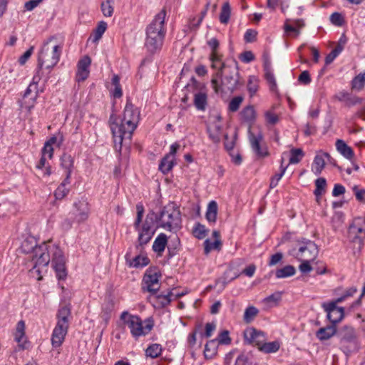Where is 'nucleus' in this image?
I'll use <instances>...</instances> for the list:
<instances>
[{
  "label": "nucleus",
  "instance_id": "obj_1",
  "mask_svg": "<svg viewBox=\"0 0 365 365\" xmlns=\"http://www.w3.org/2000/svg\"><path fill=\"white\" fill-rule=\"evenodd\" d=\"M21 251L29 255L33 263L32 267H46L51 262L56 276L63 279L67 275L66 259L63 251L56 245H48L46 242L38 245L36 239L33 236L26 237L21 243Z\"/></svg>",
  "mask_w": 365,
  "mask_h": 365
},
{
  "label": "nucleus",
  "instance_id": "obj_2",
  "mask_svg": "<svg viewBox=\"0 0 365 365\" xmlns=\"http://www.w3.org/2000/svg\"><path fill=\"white\" fill-rule=\"evenodd\" d=\"M140 110L128 99L124 108L123 118L119 119L111 115L109 119L110 130L113 133L115 148L120 149L123 141L130 140L133 133L137 128L140 120Z\"/></svg>",
  "mask_w": 365,
  "mask_h": 365
},
{
  "label": "nucleus",
  "instance_id": "obj_3",
  "mask_svg": "<svg viewBox=\"0 0 365 365\" xmlns=\"http://www.w3.org/2000/svg\"><path fill=\"white\" fill-rule=\"evenodd\" d=\"M166 12L162 9L157 14L146 29L145 46L148 50L154 53L161 48L165 36L166 29L165 19Z\"/></svg>",
  "mask_w": 365,
  "mask_h": 365
},
{
  "label": "nucleus",
  "instance_id": "obj_4",
  "mask_svg": "<svg viewBox=\"0 0 365 365\" xmlns=\"http://www.w3.org/2000/svg\"><path fill=\"white\" fill-rule=\"evenodd\" d=\"M155 220L158 227L168 231L177 230L180 227V212L174 203L164 206L159 215L154 213Z\"/></svg>",
  "mask_w": 365,
  "mask_h": 365
},
{
  "label": "nucleus",
  "instance_id": "obj_5",
  "mask_svg": "<svg viewBox=\"0 0 365 365\" xmlns=\"http://www.w3.org/2000/svg\"><path fill=\"white\" fill-rule=\"evenodd\" d=\"M61 53V48L53 38L44 43L38 58V69H51L58 62Z\"/></svg>",
  "mask_w": 365,
  "mask_h": 365
},
{
  "label": "nucleus",
  "instance_id": "obj_6",
  "mask_svg": "<svg viewBox=\"0 0 365 365\" xmlns=\"http://www.w3.org/2000/svg\"><path fill=\"white\" fill-rule=\"evenodd\" d=\"M71 316V308L68 305L60 307L57 312V323L51 335V344L53 347L58 348L61 346L67 334Z\"/></svg>",
  "mask_w": 365,
  "mask_h": 365
},
{
  "label": "nucleus",
  "instance_id": "obj_7",
  "mask_svg": "<svg viewBox=\"0 0 365 365\" xmlns=\"http://www.w3.org/2000/svg\"><path fill=\"white\" fill-rule=\"evenodd\" d=\"M120 319L129 328L131 335L135 339L148 334L154 324L152 319L143 321L138 316L129 314L127 312L121 314Z\"/></svg>",
  "mask_w": 365,
  "mask_h": 365
},
{
  "label": "nucleus",
  "instance_id": "obj_8",
  "mask_svg": "<svg viewBox=\"0 0 365 365\" xmlns=\"http://www.w3.org/2000/svg\"><path fill=\"white\" fill-rule=\"evenodd\" d=\"M289 254L297 260L314 261L318 256L319 249L314 242L304 239L299 243L298 247L292 248Z\"/></svg>",
  "mask_w": 365,
  "mask_h": 365
},
{
  "label": "nucleus",
  "instance_id": "obj_9",
  "mask_svg": "<svg viewBox=\"0 0 365 365\" xmlns=\"http://www.w3.org/2000/svg\"><path fill=\"white\" fill-rule=\"evenodd\" d=\"M160 274L156 267H150L144 274L143 279L142 289L143 292H148L150 294H157L159 290V279Z\"/></svg>",
  "mask_w": 365,
  "mask_h": 365
},
{
  "label": "nucleus",
  "instance_id": "obj_10",
  "mask_svg": "<svg viewBox=\"0 0 365 365\" xmlns=\"http://www.w3.org/2000/svg\"><path fill=\"white\" fill-rule=\"evenodd\" d=\"M155 229L154 227V212L149 213L143 225L141 230H139L138 245L136 248L142 247L150 242L154 235Z\"/></svg>",
  "mask_w": 365,
  "mask_h": 365
},
{
  "label": "nucleus",
  "instance_id": "obj_11",
  "mask_svg": "<svg viewBox=\"0 0 365 365\" xmlns=\"http://www.w3.org/2000/svg\"><path fill=\"white\" fill-rule=\"evenodd\" d=\"M348 237L349 240L354 244V247L360 250L364 245L365 238V228L359 225L357 221H354L349 226L348 230Z\"/></svg>",
  "mask_w": 365,
  "mask_h": 365
},
{
  "label": "nucleus",
  "instance_id": "obj_12",
  "mask_svg": "<svg viewBox=\"0 0 365 365\" xmlns=\"http://www.w3.org/2000/svg\"><path fill=\"white\" fill-rule=\"evenodd\" d=\"M337 304L339 303L336 302V300H334L322 304V307L327 313L328 319L334 325L336 323L339 322L344 316V309L343 307H337Z\"/></svg>",
  "mask_w": 365,
  "mask_h": 365
},
{
  "label": "nucleus",
  "instance_id": "obj_13",
  "mask_svg": "<svg viewBox=\"0 0 365 365\" xmlns=\"http://www.w3.org/2000/svg\"><path fill=\"white\" fill-rule=\"evenodd\" d=\"M75 220L78 223L85 222L89 217L90 207L86 199L82 197L73 203Z\"/></svg>",
  "mask_w": 365,
  "mask_h": 365
},
{
  "label": "nucleus",
  "instance_id": "obj_14",
  "mask_svg": "<svg viewBox=\"0 0 365 365\" xmlns=\"http://www.w3.org/2000/svg\"><path fill=\"white\" fill-rule=\"evenodd\" d=\"M207 133L210 139L214 143H220L222 135L221 117L219 115L212 117V120L207 125Z\"/></svg>",
  "mask_w": 365,
  "mask_h": 365
},
{
  "label": "nucleus",
  "instance_id": "obj_15",
  "mask_svg": "<svg viewBox=\"0 0 365 365\" xmlns=\"http://www.w3.org/2000/svg\"><path fill=\"white\" fill-rule=\"evenodd\" d=\"M37 98V86L35 83H31L26 88L21 101V107L30 111L34 106Z\"/></svg>",
  "mask_w": 365,
  "mask_h": 365
},
{
  "label": "nucleus",
  "instance_id": "obj_16",
  "mask_svg": "<svg viewBox=\"0 0 365 365\" xmlns=\"http://www.w3.org/2000/svg\"><path fill=\"white\" fill-rule=\"evenodd\" d=\"M229 71L226 74L222 81V85L227 89V91H233L237 89L239 83V72L237 66L229 67L227 68Z\"/></svg>",
  "mask_w": 365,
  "mask_h": 365
},
{
  "label": "nucleus",
  "instance_id": "obj_17",
  "mask_svg": "<svg viewBox=\"0 0 365 365\" xmlns=\"http://www.w3.org/2000/svg\"><path fill=\"white\" fill-rule=\"evenodd\" d=\"M91 63V59L88 56H84L81 58L77 64L76 81L78 82L84 81L89 76V67Z\"/></svg>",
  "mask_w": 365,
  "mask_h": 365
},
{
  "label": "nucleus",
  "instance_id": "obj_18",
  "mask_svg": "<svg viewBox=\"0 0 365 365\" xmlns=\"http://www.w3.org/2000/svg\"><path fill=\"white\" fill-rule=\"evenodd\" d=\"M325 159L331 160L332 158L328 153L322 150H319L317 153L312 166V170L316 175H319L324 168L326 164Z\"/></svg>",
  "mask_w": 365,
  "mask_h": 365
},
{
  "label": "nucleus",
  "instance_id": "obj_19",
  "mask_svg": "<svg viewBox=\"0 0 365 365\" xmlns=\"http://www.w3.org/2000/svg\"><path fill=\"white\" fill-rule=\"evenodd\" d=\"M249 139L252 150L255 151L256 155L259 157H264L267 155V152L265 148H262L261 143L263 140V136L261 133H258L257 135L249 132Z\"/></svg>",
  "mask_w": 365,
  "mask_h": 365
},
{
  "label": "nucleus",
  "instance_id": "obj_20",
  "mask_svg": "<svg viewBox=\"0 0 365 365\" xmlns=\"http://www.w3.org/2000/svg\"><path fill=\"white\" fill-rule=\"evenodd\" d=\"M244 335L245 339L249 344L255 343L257 347H259L262 342L264 340V333L254 328L247 329L245 331Z\"/></svg>",
  "mask_w": 365,
  "mask_h": 365
},
{
  "label": "nucleus",
  "instance_id": "obj_21",
  "mask_svg": "<svg viewBox=\"0 0 365 365\" xmlns=\"http://www.w3.org/2000/svg\"><path fill=\"white\" fill-rule=\"evenodd\" d=\"M193 103L198 110H205L207 105V91L205 88H202L194 93Z\"/></svg>",
  "mask_w": 365,
  "mask_h": 365
},
{
  "label": "nucleus",
  "instance_id": "obj_22",
  "mask_svg": "<svg viewBox=\"0 0 365 365\" xmlns=\"http://www.w3.org/2000/svg\"><path fill=\"white\" fill-rule=\"evenodd\" d=\"M15 340L21 349H25L28 347V341L25 336V323L22 320L17 323L15 332Z\"/></svg>",
  "mask_w": 365,
  "mask_h": 365
},
{
  "label": "nucleus",
  "instance_id": "obj_23",
  "mask_svg": "<svg viewBox=\"0 0 365 365\" xmlns=\"http://www.w3.org/2000/svg\"><path fill=\"white\" fill-rule=\"evenodd\" d=\"M172 295V293L170 292H168L166 294H151L149 297V300L153 303V305L157 307H163L167 306L170 304L171 299L170 296Z\"/></svg>",
  "mask_w": 365,
  "mask_h": 365
},
{
  "label": "nucleus",
  "instance_id": "obj_24",
  "mask_svg": "<svg viewBox=\"0 0 365 365\" xmlns=\"http://www.w3.org/2000/svg\"><path fill=\"white\" fill-rule=\"evenodd\" d=\"M210 61L212 62V68L217 69L216 73L217 78H221L224 73L223 71L227 70L230 66H226L221 60L220 54L210 53Z\"/></svg>",
  "mask_w": 365,
  "mask_h": 365
},
{
  "label": "nucleus",
  "instance_id": "obj_25",
  "mask_svg": "<svg viewBox=\"0 0 365 365\" xmlns=\"http://www.w3.org/2000/svg\"><path fill=\"white\" fill-rule=\"evenodd\" d=\"M233 262L230 264L228 269L224 272L223 276L217 280V283L221 284L222 288H225L229 282H232L240 276V273L239 271H235L234 276H231Z\"/></svg>",
  "mask_w": 365,
  "mask_h": 365
},
{
  "label": "nucleus",
  "instance_id": "obj_26",
  "mask_svg": "<svg viewBox=\"0 0 365 365\" xmlns=\"http://www.w3.org/2000/svg\"><path fill=\"white\" fill-rule=\"evenodd\" d=\"M125 259L129 267L135 268L143 267L148 264L150 260L147 256L143 255H138L132 259H129L128 254L125 255Z\"/></svg>",
  "mask_w": 365,
  "mask_h": 365
},
{
  "label": "nucleus",
  "instance_id": "obj_27",
  "mask_svg": "<svg viewBox=\"0 0 365 365\" xmlns=\"http://www.w3.org/2000/svg\"><path fill=\"white\" fill-rule=\"evenodd\" d=\"M336 332V326L329 325L326 327L320 328L317 332L316 336L320 341H324L332 337Z\"/></svg>",
  "mask_w": 365,
  "mask_h": 365
},
{
  "label": "nucleus",
  "instance_id": "obj_28",
  "mask_svg": "<svg viewBox=\"0 0 365 365\" xmlns=\"http://www.w3.org/2000/svg\"><path fill=\"white\" fill-rule=\"evenodd\" d=\"M217 203L215 200L210 201L207 205V211L205 213V217L208 222L212 224L215 223L217 220Z\"/></svg>",
  "mask_w": 365,
  "mask_h": 365
},
{
  "label": "nucleus",
  "instance_id": "obj_29",
  "mask_svg": "<svg viewBox=\"0 0 365 365\" xmlns=\"http://www.w3.org/2000/svg\"><path fill=\"white\" fill-rule=\"evenodd\" d=\"M336 150L346 158L351 159L354 157L352 148L348 146L342 140H337L336 142Z\"/></svg>",
  "mask_w": 365,
  "mask_h": 365
},
{
  "label": "nucleus",
  "instance_id": "obj_30",
  "mask_svg": "<svg viewBox=\"0 0 365 365\" xmlns=\"http://www.w3.org/2000/svg\"><path fill=\"white\" fill-rule=\"evenodd\" d=\"M166 244L167 236L165 234L161 233L155 240L153 245V249L155 252L161 253L162 252L164 251Z\"/></svg>",
  "mask_w": 365,
  "mask_h": 365
},
{
  "label": "nucleus",
  "instance_id": "obj_31",
  "mask_svg": "<svg viewBox=\"0 0 365 365\" xmlns=\"http://www.w3.org/2000/svg\"><path fill=\"white\" fill-rule=\"evenodd\" d=\"M114 0H103L101 9L105 17H111L114 12Z\"/></svg>",
  "mask_w": 365,
  "mask_h": 365
},
{
  "label": "nucleus",
  "instance_id": "obj_32",
  "mask_svg": "<svg viewBox=\"0 0 365 365\" xmlns=\"http://www.w3.org/2000/svg\"><path fill=\"white\" fill-rule=\"evenodd\" d=\"M295 273L296 269L294 266L286 265L282 268L278 269L275 272V275L277 278L281 279L292 277L294 275Z\"/></svg>",
  "mask_w": 365,
  "mask_h": 365
},
{
  "label": "nucleus",
  "instance_id": "obj_33",
  "mask_svg": "<svg viewBox=\"0 0 365 365\" xmlns=\"http://www.w3.org/2000/svg\"><path fill=\"white\" fill-rule=\"evenodd\" d=\"M282 292H276L264 299L263 302L268 307L277 306L282 299Z\"/></svg>",
  "mask_w": 365,
  "mask_h": 365
},
{
  "label": "nucleus",
  "instance_id": "obj_34",
  "mask_svg": "<svg viewBox=\"0 0 365 365\" xmlns=\"http://www.w3.org/2000/svg\"><path fill=\"white\" fill-rule=\"evenodd\" d=\"M241 118L247 122L252 123L255 119V110L252 106H246L240 112Z\"/></svg>",
  "mask_w": 365,
  "mask_h": 365
},
{
  "label": "nucleus",
  "instance_id": "obj_35",
  "mask_svg": "<svg viewBox=\"0 0 365 365\" xmlns=\"http://www.w3.org/2000/svg\"><path fill=\"white\" fill-rule=\"evenodd\" d=\"M217 353L216 340L209 341L205 346L204 355L206 359L212 358Z\"/></svg>",
  "mask_w": 365,
  "mask_h": 365
},
{
  "label": "nucleus",
  "instance_id": "obj_36",
  "mask_svg": "<svg viewBox=\"0 0 365 365\" xmlns=\"http://www.w3.org/2000/svg\"><path fill=\"white\" fill-rule=\"evenodd\" d=\"M174 165V159L170 158V155H165L159 165V169L163 173H168Z\"/></svg>",
  "mask_w": 365,
  "mask_h": 365
},
{
  "label": "nucleus",
  "instance_id": "obj_37",
  "mask_svg": "<svg viewBox=\"0 0 365 365\" xmlns=\"http://www.w3.org/2000/svg\"><path fill=\"white\" fill-rule=\"evenodd\" d=\"M259 350L264 353H274L279 349V344L277 341L262 343L258 347Z\"/></svg>",
  "mask_w": 365,
  "mask_h": 365
},
{
  "label": "nucleus",
  "instance_id": "obj_38",
  "mask_svg": "<svg viewBox=\"0 0 365 365\" xmlns=\"http://www.w3.org/2000/svg\"><path fill=\"white\" fill-rule=\"evenodd\" d=\"M61 165L67 172L72 173L73 168V158L67 154H63L61 158Z\"/></svg>",
  "mask_w": 365,
  "mask_h": 365
},
{
  "label": "nucleus",
  "instance_id": "obj_39",
  "mask_svg": "<svg viewBox=\"0 0 365 365\" xmlns=\"http://www.w3.org/2000/svg\"><path fill=\"white\" fill-rule=\"evenodd\" d=\"M231 14V9L229 3L225 2L223 4L220 14V21L223 24H227L229 22Z\"/></svg>",
  "mask_w": 365,
  "mask_h": 365
},
{
  "label": "nucleus",
  "instance_id": "obj_40",
  "mask_svg": "<svg viewBox=\"0 0 365 365\" xmlns=\"http://www.w3.org/2000/svg\"><path fill=\"white\" fill-rule=\"evenodd\" d=\"M247 91L250 93V97H252L258 91L259 88V80L255 76H250L247 82Z\"/></svg>",
  "mask_w": 365,
  "mask_h": 365
},
{
  "label": "nucleus",
  "instance_id": "obj_41",
  "mask_svg": "<svg viewBox=\"0 0 365 365\" xmlns=\"http://www.w3.org/2000/svg\"><path fill=\"white\" fill-rule=\"evenodd\" d=\"M205 245V253L208 254L213 250H220L222 246V242L220 239H216L213 242H211L210 240H206L204 242Z\"/></svg>",
  "mask_w": 365,
  "mask_h": 365
},
{
  "label": "nucleus",
  "instance_id": "obj_42",
  "mask_svg": "<svg viewBox=\"0 0 365 365\" xmlns=\"http://www.w3.org/2000/svg\"><path fill=\"white\" fill-rule=\"evenodd\" d=\"M161 352L162 347L160 344H151L145 350L146 356L151 358H156L159 356Z\"/></svg>",
  "mask_w": 365,
  "mask_h": 365
},
{
  "label": "nucleus",
  "instance_id": "obj_43",
  "mask_svg": "<svg viewBox=\"0 0 365 365\" xmlns=\"http://www.w3.org/2000/svg\"><path fill=\"white\" fill-rule=\"evenodd\" d=\"M107 29V23L102 21H100L96 27V29H95L94 31V36H93V41L94 42H97L98 41L103 34H104V32L106 31Z\"/></svg>",
  "mask_w": 365,
  "mask_h": 365
},
{
  "label": "nucleus",
  "instance_id": "obj_44",
  "mask_svg": "<svg viewBox=\"0 0 365 365\" xmlns=\"http://www.w3.org/2000/svg\"><path fill=\"white\" fill-rule=\"evenodd\" d=\"M291 156L289 158L290 164H297L300 162L304 156V152L300 148H293L290 151Z\"/></svg>",
  "mask_w": 365,
  "mask_h": 365
},
{
  "label": "nucleus",
  "instance_id": "obj_45",
  "mask_svg": "<svg viewBox=\"0 0 365 365\" xmlns=\"http://www.w3.org/2000/svg\"><path fill=\"white\" fill-rule=\"evenodd\" d=\"M316 189L314 190V195L317 197L321 196L324 193L327 186V182L325 178H320L315 181Z\"/></svg>",
  "mask_w": 365,
  "mask_h": 365
},
{
  "label": "nucleus",
  "instance_id": "obj_46",
  "mask_svg": "<svg viewBox=\"0 0 365 365\" xmlns=\"http://www.w3.org/2000/svg\"><path fill=\"white\" fill-rule=\"evenodd\" d=\"M112 84L115 87L112 93L113 96L114 98H120L123 95V92L120 84V78L117 75L113 76L112 78Z\"/></svg>",
  "mask_w": 365,
  "mask_h": 365
},
{
  "label": "nucleus",
  "instance_id": "obj_47",
  "mask_svg": "<svg viewBox=\"0 0 365 365\" xmlns=\"http://www.w3.org/2000/svg\"><path fill=\"white\" fill-rule=\"evenodd\" d=\"M299 4L298 0H287V1H281V10L283 13H285L290 6L293 7V6H298V11L296 13L299 14L301 13V6H299Z\"/></svg>",
  "mask_w": 365,
  "mask_h": 365
},
{
  "label": "nucleus",
  "instance_id": "obj_48",
  "mask_svg": "<svg viewBox=\"0 0 365 365\" xmlns=\"http://www.w3.org/2000/svg\"><path fill=\"white\" fill-rule=\"evenodd\" d=\"M258 314V309L253 307L250 306L248 307L244 314V320L247 323H250L253 320V319Z\"/></svg>",
  "mask_w": 365,
  "mask_h": 365
},
{
  "label": "nucleus",
  "instance_id": "obj_49",
  "mask_svg": "<svg viewBox=\"0 0 365 365\" xmlns=\"http://www.w3.org/2000/svg\"><path fill=\"white\" fill-rule=\"evenodd\" d=\"M365 84V73L359 74L352 81V88L356 90H361Z\"/></svg>",
  "mask_w": 365,
  "mask_h": 365
},
{
  "label": "nucleus",
  "instance_id": "obj_50",
  "mask_svg": "<svg viewBox=\"0 0 365 365\" xmlns=\"http://www.w3.org/2000/svg\"><path fill=\"white\" fill-rule=\"evenodd\" d=\"M343 46L340 44L337 45L331 52L329 53L325 58L326 64L331 63L334 58L342 51Z\"/></svg>",
  "mask_w": 365,
  "mask_h": 365
},
{
  "label": "nucleus",
  "instance_id": "obj_51",
  "mask_svg": "<svg viewBox=\"0 0 365 365\" xmlns=\"http://www.w3.org/2000/svg\"><path fill=\"white\" fill-rule=\"evenodd\" d=\"M282 163H283V160H282V163H281V166H280V169H281L280 173L276 174L271 179V181H270V187L271 188H274L277 185L278 182L282 178V176L284 175V174L287 170V166L284 167Z\"/></svg>",
  "mask_w": 365,
  "mask_h": 365
},
{
  "label": "nucleus",
  "instance_id": "obj_52",
  "mask_svg": "<svg viewBox=\"0 0 365 365\" xmlns=\"http://www.w3.org/2000/svg\"><path fill=\"white\" fill-rule=\"evenodd\" d=\"M242 101H243V97H242V96L234 97L230 101V102L229 103V106H228L229 110L231 112H236L239 109Z\"/></svg>",
  "mask_w": 365,
  "mask_h": 365
},
{
  "label": "nucleus",
  "instance_id": "obj_53",
  "mask_svg": "<svg viewBox=\"0 0 365 365\" xmlns=\"http://www.w3.org/2000/svg\"><path fill=\"white\" fill-rule=\"evenodd\" d=\"M357 292V288L356 287H351L348 288L344 293L337 299H336V302L341 303L344 300H346L348 297H352Z\"/></svg>",
  "mask_w": 365,
  "mask_h": 365
},
{
  "label": "nucleus",
  "instance_id": "obj_54",
  "mask_svg": "<svg viewBox=\"0 0 365 365\" xmlns=\"http://www.w3.org/2000/svg\"><path fill=\"white\" fill-rule=\"evenodd\" d=\"M69 192V190L63 185H60L55 190L54 195L56 199L61 200L66 197Z\"/></svg>",
  "mask_w": 365,
  "mask_h": 365
},
{
  "label": "nucleus",
  "instance_id": "obj_55",
  "mask_svg": "<svg viewBox=\"0 0 365 365\" xmlns=\"http://www.w3.org/2000/svg\"><path fill=\"white\" fill-rule=\"evenodd\" d=\"M207 230L205 225L198 224L193 230L195 236L198 239L204 238L207 235Z\"/></svg>",
  "mask_w": 365,
  "mask_h": 365
},
{
  "label": "nucleus",
  "instance_id": "obj_56",
  "mask_svg": "<svg viewBox=\"0 0 365 365\" xmlns=\"http://www.w3.org/2000/svg\"><path fill=\"white\" fill-rule=\"evenodd\" d=\"M217 341L220 344H230L231 343V339L229 336V331L227 330L222 331L219 334Z\"/></svg>",
  "mask_w": 365,
  "mask_h": 365
},
{
  "label": "nucleus",
  "instance_id": "obj_57",
  "mask_svg": "<svg viewBox=\"0 0 365 365\" xmlns=\"http://www.w3.org/2000/svg\"><path fill=\"white\" fill-rule=\"evenodd\" d=\"M265 119L267 123L274 125L279 121V118L272 111L268 110L264 113Z\"/></svg>",
  "mask_w": 365,
  "mask_h": 365
},
{
  "label": "nucleus",
  "instance_id": "obj_58",
  "mask_svg": "<svg viewBox=\"0 0 365 365\" xmlns=\"http://www.w3.org/2000/svg\"><path fill=\"white\" fill-rule=\"evenodd\" d=\"M265 78L267 82L269 83L272 89L276 87V81L274 74L267 66L265 67Z\"/></svg>",
  "mask_w": 365,
  "mask_h": 365
},
{
  "label": "nucleus",
  "instance_id": "obj_59",
  "mask_svg": "<svg viewBox=\"0 0 365 365\" xmlns=\"http://www.w3.org/2000/svg\"><path fill=\"white\" fill-rule=\"evenodd\" d=\"M301 262V264L299 267V270L302 273H308L312 270V267L310 264V262L313 260H299Z\"/></svg>",
  "mask_w": 365,
  "mask_h": 365
},
{
  "label": "nucleus",
  "instance_id": "obj_60",
  "mask_svg": "<svg viewBox=\"0 0 365 365\" xmlns=\"http://www.w3.org/2000/svg\"><path fill=\"white\" fill-rule=\"evenodd\" d=\"M257 34V33L255 30H252V29L247 30V31L245 34V36H244L245 41L248 43L255 41L256 40Z\"/></svg>",
  "mask_w": 365,
  "mask_h": 365
},
{
  "label": "nucleus",
  "instance_id": "obj_61",
  "mask_svg": "<svg viewBox=\"0 0 365 365\" xmlns=\"http://www.w3.org/2000/svg\"><path fill=\"white\" fill-rule=\"evenodd\" d=\"M63 143V136L59 135V136H53L48 140H47L45 143H48V145L52 146L56 145L59 147Z\"/></svg>",
  "mask_w": 365,
  "mask_h": 365
},
{
  "label": "nucleus",
  "instance_id": "obj_62",
  "mask_svg": "<svg viewBox=\"0 0 365 365\" xmlns=\"http://www.w3.org/2000/svg\"><path fill=\"white\" fill-rule=\"evenodd\" d=\"M283 258V255L282 252H277L270 257L269 262L268 263L269 266H274L277 263L280 262Z\"/></svg>",
  "mask_w": 365,
  "mask_h": 365
},
{
  "label": "nucleus",
  "instance_id": "obj_63",
  "mask_svg": "<svg viewBox=\"0 0 365 365\" xmlns=\"http://www.w3.org/2000/svg\"><path fill=\"white\" fill-rule=\"evenodd\" d=\"M207 44L211 48V53L219 54L217 48L219 47V41L215 38H212L207 41Z\"/></svg>",
  "mask_w": 365,
  "mask_h": 365
},
{
  "label": "nucleus",
  "instance_id": "obj_64",
  "mask_svg": "<svg viewBox=\"0 0 365 365\" xmlns=\"http://www.w3.org/2000/svg\"><path fill=\"white\" fill-rule=\"evenodd\" d=\"M331 22L336 26H341L343 23V18L339 13H334L330 16Z\"/></svg>",
  "mask_w": 365,
  "mask_h": 365
}]
</instances>
